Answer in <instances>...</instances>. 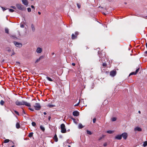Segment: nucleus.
Here are the masks:
<instances>
[{
    "mask_svg": "<svg viewBox=\"0 0 147 147\" xmlns=\"http://www.w3.org/2000/svg\"><path fill=\"white\" fill-rule=\"evenodd\" d=\"M42 51V49L40 47H38L36 50V52L38 53H40Z\"/></svg>",
    "mask_w": 147,
    "mask_h": 147,
    "instance_id": "nucleus-9",
    "label": "nucleus"
},
{
    "mask_svg": "<svg viewBox=\"0 0 147 147\" xmlns=\"http://www.w3.org/2000/svg\"><path fill=\"white\" fill-rule=\"evenodd\" d=\"M72 39L73 40L75 39L76 37H71Z\"/></svg>",
    "mask_w": 147,
    "mask_h": 147,
    "instance_id": "nucleus-53",
    "label": "nucleus"
},
{
    "mask_svg": "<svg viewBox=\"0 0 147 147\" xmlns=\"http://www.w3.org/2000/svg\"><path fill=\"white\" fill-rule=\"evenodd\" d=\"M14 147V145H13V146H12L11 147Z\"/></svg>",
    "mask_w": 147,
    "mask_h": 147,
    "instance_id": "nucleus-62",
    "label": "nucleus"
},
{
    "mask_svg": "<svg viewBox=\"0 0 147 147\" xmlns=\"http://www.w3.org/2000/svg\"><path fill=\"white\" fill-rule=\"evenodd\" d=\"M55 106V105H53L49 104L47 105V107H54Z\"/></svg>",
    "mask_w": 147,
    "mask_h": 147,
    "instance_id": "nucleus-24",
    "label": "nucleus"
},
{
    "mask_svg": "<svg viewBox=\"0 0 147 147\" xmlns=\"http://www.w3.org/2000/svg\"><path fill=\"white\" fill-rule=\"evenodd\" d=\"M125 4H127V3H126L125 2Z\"/></svg>",
    "mask_w": 147,
    "mask_h": 147,
    "instance_id": "nucleus-63",
    "label": "nucleus"
},
{
    "mask_svg": "<svg viewBox=\"0 0 147 147\" xmlns=\"http://www.w3.org/2000/svg\"><path fill=\"white\" fill-rule=\"evenodd\" d=\"M10 141V140L9 139H6L5 140H4V143H8V142H9Z\"/></svg>",
    "mask_w": 147,
    "mask_h": 147,
    "instance_id": "nucleus-26",
    "label": "nucleus"
},
{
    "mask_svg": "<svg viewBox=\"0 0 147 147\" xmlns=\"http://www.w3.org/2000/svg\"><path fill=\"white\" fill-rule=\"evenodd\" d=\"M44 58V56H40L38 59L36 60L35 63H36L40 61V59H41Z\"/></svg>",
    "mask_w": 147,
    "mask_h": 147,
    "instance_id": "nucleus-12",
    "label": "nucleus"
},
{
    "mask_svg": "<svg viewBox=\"0 0 147 147\" xmlns=\"http://www.w3.org/2000/svg\"><path fill=\"white\" fill-rule=\"evenodd\" d=\"M13 43L15 45L18 47H21L22 46V45L21 43L18 42H14Z\"/></svg>",
    "mask_w": 147,
    "mask_h": 147,
    "instance_id": "nucleus-5",
    "label": "nucleus"
},
{
    "mask_svg": "<svg viewBox=\"0 0 147 147\" xmlns=\"http://www.w3.org/2000/svg\"><path fill=\"white\" fill-rule=\"evenodd\" d=\"M40 129L41 130H42L43 131H44L45 130V128L42 125H40Z\"/></svg>",
    "mask_w": 147,
    "mask_h": 147,
    "instance_id": "nucleus-19",
    "label": "nucleus"
},
{
    "mask_svg": "<svg viewBox=\"0 0 147 147\" xmlns=\"http://www.w3.org/2000/svg\"><path fill=\"white\" fill-rule=\"evenodd\" d=\"M139 69H140V68H138V69H137L136 71H135V73L136 74H137L138 72L139 71Z\"/></svg>",
    "mask_w": 147,
    "mask_h": 147,
    "instance_id": "nucleus-35",
    "label": "nucleus"
},
{
    "mask_svg": "<svg viewBox=\"0 0 147 147\" xmlns=\"http://www.w3.org/2000/svg\"><path fill=\"white\" fill-rule=\"evenodd\" d=\"M46 78L47 80H48L49 81H50L52 82V81H53V80L51 78L48 77H47Z\"/></svg>",
    "mask_w": 147,
    "mask_h": 147,
    "instance_id": "nucleus-20",
    "label": "nucleus"
},
{
    "mask_svg": "<svg viewBox=\"0 0 147 147\" xmlns=\"http://www.w3.org/2000/svg\"><path fill=\"white\" fill-rule=\"evenodd\" d=\"M99 57L100 58H101V57L100 56H99Z\"/></svg>",
    "mask_w": 147,
    "mask_h": 147,
    "instance_id": "nucleus-64",
    "label": "nucleus"
},
{
    "mask_svg": "<svg viewBox=\"0 0 147 147\" xmlns=\"http://www.w3.org/2000/svg\"><path fill=\"white\" fill-rule=\"evenodd\" d=\"M16 127L17 128L19 129L20 128V125L18 123H17L16 124Z\"/></svg>",
    "mask_w": 147,
    "mask_h": 147,
    "instance_id": "nucleus-17",
    "label": "nucleus"
},
{
    "mask_svg": "<svg viewBox=\"0 0 147 147\" xmlns=\"http://www.w3.org/2000/svg\"><path fill=\"white\" fill-rule=\"evenodd\" d=\"M84 127V126H83L82 124L81 123H80L78 125V128L79 129H82V128Z\"/></svg>",
    "mask_w": 147,
    "mask_h": 147,
    "instance_id": "nucleus-18",
    "label": "nucleus"
},
{
    "mask_svg": "<svg viewBox=\"0 0 147 147\" xmlns=\"http://www.w3.org/2000/svg\"><path fill=\"white\" fill-rule=\"evenodd\" d=\"M15 103L16 105L18 106L25 105L27 107H31V105L30 103L24 100H22L21 101H20L18 100H17L16 101Z\"/></svg>",
    "mask_w": 147,
    "mask_h": 147,
    "instance_id": "nucleus-1",
    "label": "nucleus"
},
{
    "mask_svg": "<svg viewBox=\"0 0 147 147\" xmlns=\"http://www.w3.org/2000/svg\"><path fill=\"white\" fill-rule=\"evenodd\" d=\"M134 130L135 131H142V129L140 127H135Z\"/></svg>",
    "mask_w": 147,
    "mask_h": 147,
    "instance_id": "nucleus-13",
    "label": "nucleus"
},
{
    "mask_svg": "<svg viewBox=\"0 0 147 147\" xmlns=\"http://www.w3.org/2000/svg\"><path fill=\"white\" fill-rule=\"evenodd\" d=\"M43 114L45 115L47 114V113L45 112H44Z\"/></svg>",
    "mask_w": 147,
    "mask_h": 147,
    "instance_id": "nucleus-54",
    "label": "nucleus"
},
{
    "mask_svg": "<svg viewBox=\"0 0 147 147\" xmlns=\"http://www.w3.org/2000/svg\"><path fill=\"white\" fill-rule=\"evenodd\" d=\"M7 52L9 53L11 51V50L10 49H8L7 50Z\"/></svg>",
    "mask_w": 147,
    "mask_h": 147,
    "instance_id": "nucleus-46",
    "label": "nucleus"
},
{
    "mask_svg": "<svg viewBox=\"0 0 147 147\" xmlns=\"http://www.w3.org/2000/svg\"><path fill=\"white\" fill-rule=\"evenodd\" d=\"M107 133L108 134H111L113 133V131H111V130H109V131H107Z\"/></svg>",
    "mask_w": 147,
    "mask_h": 147,
    "instance_id": "nucleus-25",
    "label": "nucleus"
},
{
    "mask_svg": "<svg viewBox=\"0 0 147 147\" xmlns=\"http://www.w3.org/2000/svg\"><path fill=\"white\" fill-rule=\"evenodd\" d=\"M86 131H87V133L88 134L90 135H91L92 134V133L91 132V131H90L89 130H87Z\"/></svg>",
    "mask_w": 147,
    "mask_h": 147,
    "instance_id": "nucleus-22",
    "label": "nucleus"
},
{
    "mask_svg": "<svg viewBox=\"0 0 147 147\" xmlns=\"http://www.w3.org/2000/svg\"><path fill=\"white\" fill-rule=\"evenodd\" d=\"M22 112L24 114H26L25 112V111L24 110V109H23V110Z\"/></svg>",
    "mask_w": 147,
    "mask_h": 147,
    "instance_id": "nucleus-47",
    "label": "nucleus"
},
{
    "mask_svg": "<svg viewBox=\"0 0 147 147\" xmlns=\"http://www.w3.org/2000/svg\"><path fill=\"white\" fill-rule=\"evenodd\" d=\"M51 119V116H49L48 117V119L49 120H50V119Z\"/></svg>",
    "mask_w": 147,
    "mask_h": 147,
    "instance_id": "nucleus-51",
    "label": "nucleus"
},
{
    "mask_svg": "<svg viewBox=\"0 0 147 147\" xmlns=\"http://www.w3.org/2000/svg\"><path fill=\"white\" fill-rule=\"evenodd\" d=\"M72 65L74 66L75 65V63H72Z\"/></svg>",
    "mask_w": 147,
    "mask_h": 147,
    "instance_id": "nucleus-50",
    "label": "nucleus"
},
{
    "mask_svg": "<svg viewBox=\"0 0 147 147\" xmlns=\"http://www.w3.org/2000/svg\"><path fill=\"white\" fill-rule=\"evenodd\" d=\"M116 120V117H113V118H112V119H111V120L112 121H115Z\"/></svg>",
    "mask_w": 147,
    "mask_h": 147,
    "instance_id": "nucleus-29",
    "label": "nucleus"
},
{
    "mask_svg": "<svg viewBox=\"0 0 147 147\" xmlns=\"http://www.w3.org/2000/svg\"><path fill=\"white\" fill-rule=\"evenodd\" d=\"M71 37H76L75 35L74 34H72L71 35Z\"/></svg>",
    "mask_w": 147,
    "mask_h": 147,
    "instance_id": "nucleus-49",
    "label": "nucleus"
},
{
    "mask_svg": "<svg viewBox=\"0 0 147 147\" xmlns=\"http://www.w3.org/2000/svg\"><path fill=\"white\" fill-rule=\"evenodd\" d=\"M10 7L14 9H16V7H15V6H11Z\"/></svg>",
    "mask_w": 147,
    "mask_h": 147,
    "instance_id": "nucleus-40",
    "label": "nucleus"
},
{
    "mask_svg": "<svg viewBox=\"0 0 147 147\" xmlns=\"http://www.w3.org/2000/svg\"><path fill=\"white\" fill-rule=\"evenodd\" d=\"M31 28L33 32H34L35 30V28L33 24H32L31 25Z\"/></svg>",
    "mask_w": 147,
    "mask_h": 147,
    "instance_id": "nucleus-14",
    "label": "nucleus"
},
{
    "mask_svg": "<svg viewBox=\"0 0 147 147\" xmlns=\"http://www.w3.org/2000/svg\"><path fill=\"white\" fill-rule=\"evenodd\" d=\"M121 135L122 136V137L124 139L126 140L127 139V134L126 133H123L121 134Z\"/></svg>",
    "mask_w": 147,
    "mask_h": 147,
    "instance_id": "nucleus-6",
    "label": "nucleus"
},
{
    "mask_svg": "<svg viewBox=\"0 0 147 147\" xmlns=\"http://www.w3.org/2000/svg\"><path fill=\"white\" fill-rule=\"evenodd\" d=\"M136 73L135 72H132L131 73L129 76H130V75H136Z\"/></svg>",
    "mask_w": 147,
    "mask_h": 147,
    "instance_id": "nucleus-27",
    "label": "nucleus"
},
{
    "mask_svg": "<svg viewBox=\"0 0 147 147\" xmlns=\"http://www.w3.org/2000/svg\"><path fill=\"white\" fill-rule=\"evenodd\" d=\"M38 14L39 15L40 14H41V13L39 11L38 12Z\"/></svg>",
    "mask_w": 147,
    "mask_h": 147,
    "instance_id": "nucleus-57",
    "label": "nucleus"
},
{
    "mask_svg": "<svg viewBox=\"0 0 147 147\" xmlns=\"http://www.w3.org/2000/svg\"><path fill=\"white\" fill-rule=\"evenodd\" d=\"M54 53H52V55H54Z\"/></svg>",
    "mask_w": 147,
    "mask_h": 147,
    "instance_id": "nucleus-58",
    "label": "nucleus"
},
{
    "mask_svg": "<svg viewBox=\"0 0 147 147\" xmlns=\"http://www.w3.org/2000/svg\"><path fill=\"white\" fill-rule=\"evenodd\" d=\"M31 7L32 8H34V6L32 5L31 6Z\"/></svg>",
    "mask_w": 147,
    "mask_h": 147,
    "instance_id": "nucleus-52",
    "label": "nucleus"
},
{
    "mask_svg": "<svg viewBox=\"0 0 147 147\" xmlns=\"http://www.w3.org/2000/svg\"><path fill=\"white\" fill-rule=\"evenodd\" d=\"M22 2L24 5L27 6L28 4V2L27 0H22Z\"/></svg>",
    "mask_w": 147,
    "mask_h": 147,
    "instance_id": "nucleus-10",
    "label": "nucleus"
},
{
    "mask_svg": "<svg viewBox=\"0 0 147 147\" xmlns=\"http://www.w3.org/2000/svg\"><path fill=\"white\" fill-rule=\"evenodd\" d=\"M34 107L35 110H39L41 109V106L40 103H36L35 105L34 106Z\"/></svg>",
    "mask_w": 147,
    "mask_h": 147,
    "instance_id": "nucleus-4",
    "label": "nucleus"
},
{
    "mask_svg": "<svg viewBox=\"0 0 147 147\" xmlns=\"http://www.w3.org/2000/svg\"><path fill=\"white\" fill-rule=\"evenodd\" d=\"M16 6L18 9L21 10H24L25 9L24 7L20 4H16Z\"/></svg>",
    "mask_w": 147,
    "mask_h": 147,
    "instance_id": "nucleus-2",
    "label": "nucleus"
},
{
    "mask_svg": "<svg viewBox=\"0 0 147 147\" xmlns=\"http://www.w3.org/2000/svg\"><path fill=\"white\" fill-rule=\"evenodd\" d=\"M33 132H31L28 135V137L30 138H31L33 136Z\"/></svg>",
    "mask_w": 147,
    "mask_h": 147,
    "instance_id": "nucleus-21",
    "label": "nucleus"
},
{
    "mask_svg": "<svg viewBox=\"0 0 147 147\" xmlns=\"http://www.w3.org/2000/svg\"><path fill=\"white\" fill-rule=\"evenodd\" d=\"M29 109L31 111H34V109L31 108H29Z\"/></svg>",
    "mask_w": 147,
    "mask_h": 147,
    "instance_id": "nucleus-43",
    "label": "nucleus"
},
{
    "mask_svg": "<svg viewBox=\"0 0 147 147\" xmlns=\"http://www.w3.org/2000/svg\"><path fill=\"white\" fill-rule=\"evenodd\" d=\"M107 145V143H105L104 144L103 146H106Z\"/></svg>",
    "mask_w": 147,
    "mask_h": 147,
    "instance_id": "nucleus-44",
    "label": "nucleus"
},
{
    "mask_svg": "<svg viewBox=\"0 0 147 147\" xmlns=\"http://www.w3.org/2000/svg\"><path fill=\"white\" fill-rule=\"evenodd\" d=\"M86 47V49H87L88 48L87 47Z\"/></svg>",
    "mask_w": 147,
    "mask_h": 147,
    "instance_id": "nucleus-61",
    "label": "nucleus"
},
{
    "mask_svg": "<svg viewBox=\"0 0 147 147\" xmlns=\"http://www.w3.org/2000/svg\"><path fill=\"white\" fill-rule=\"evenodd\" d=\"M104 137V135H102V136L101 137H100V138H99V139H98L99 140H101L102 138H103Z\"/></svg>",
    "mask_w": 147,
    "mask_h": 147,
    "instance_id": "nucleus-39",
    "label": "nucleus"
},
{
    "mask_svg": "<svg viewBox=\"0 0 147 147\" xmlns=\"http://www.w3.org/2000/svg\"><path fill=\"white\" fill-rule=\"evenodd\" d=\"M32 124L33 126H35L36 125V123L34 122H32Z\"/></svg>",
    "mask_w": 147,
    "mask_h": 147,
    "instance_id": "nucleus-30",
    "label": "nucleus"
},
{
    "mask_svg": "<svg viewBox=\"0 0 147 147\" xmlns=\"http://www.w3.org/2000/svg\"><path fill=\"white\" fill-rule=\"evenodd\" d=\"M5 32L7 34H9V30L7 28H5Z\"/></svg>",
    "mask_w": 147,
    "mask_h": 147,
    "instance_id": "nucleus-15",
    "label": "nucleus"
},
{
    "mask_svg": "<svg viewBox=\"0 0 147 147\" xmlns=\"http://www.w3.org/2000/svg\"><path fill=\"white\" fill-rule=\"evenodd\" d=\"M78 34H79V32H76L75 33V35L76 37L78 35Z\"/></svg>",
    "mask_w": 147,
    "mask_h": 147,
    "instance_id": "nucleus-31",
    "label": "nucleus"
},
{
    "mask_svg": "<svg viewBox=\"0 0 147 147\" xmlns=\"http://www.w3.org/2000/svg\"><path fill=\"white\" fill-rule=\"evenodd\" d=\"M116 74V71H112L110 72V75L113 77L115 76Z\"/></svg>",
    "mask_w": 147,
    "mask_h": 147,
    "instance_id": "nucleus-7",
    "label": "nucleus"
},
{
    "mask_svg": "<svg viewBox=\"0 0 147 147\" xmlns=\"http://www.w3.org/2000/svg\"><path fill=\"white\" fill-rule=\"evenodd\" d=\"M54 139L56 142H57L58 140V138L56 134H55L54 136Z\"/></svg>",
    "mask_w": 147,
    "mask_h": 147,
    "instance_id": "nucleus-16",
    "label": "nucleus"
},
{
    "mask_svg": "<svg viewBox=\"0 0 147 147\" xmlns=\"http://www.w3.org/2000/svg\"><path fill=\"white\" fill-rule=\"evenodd\" d=\"M4 103V101L3 100H1L0 101V104L1 105H3Z\"/></svg>",
    "mask_w": 147,
    "mask_h": 147,
    "instance_id": "nucleus-28",
    "label": "nucleus"
},
{
    "mask_svg": "<svg viewBox=\"0 0 147 147\" xmlns=\"http://www.w3.org/2000/svg\"><path fill=\"white\" fill-rule=\"evenodd\" d=\"M27 10L28 12H30L31 11V9L30 8H27Z\"/></svg>",
    "mask_w": 147,
    "mask_h": 147,
    "instance_id": "nucleus-37",
    "label": "nucleus"
},
{
    "mask_svg": "<svg viewBox=\"0 0 147 147\" xmlns=\"http://www.w3.org/2000/svg\"><path fill=\"white\" fill-rule=\"evenodd\" d=\"M138 113H140H140H141V112H140V111H138Z\"/></svg>",
    "mask_w": 147,
    "mask_h": 147,
    "instance_id": "nucleus-59",
    "label": "nucleus"
},
{
    "mask_svg": "<svg viewBox=\"0 0 147 147\" xmlns=\"http://www.w3.org/2000/svg\"><path fill=\"white\" fill-rule=\"evenodd\" d=\"M80 102V101H79V102H78L77 104H76V105H75V106H77L78 105H79V104Z\"/></svg>",
    "mask_w": 147,
    "mask_h": 147,
    "instance_id": "nucleus-45",
    "label": "nucleus"
},
{
    "mask_svg": "<svg viewBox=\"0 0 147 147\" xmlns=\"http://www.w3.org/2000/svg\"><path fill=\"white\" fill-rule=\"evenodd\" d=\"M96 121V119L95 118H94L93 119V123H95Z\"/></svg>",
    "mask_w": 147,
    "mask_h": 147,
    "instance_id": "nucleus-41",
    "label": "nucleus"
},
{
    "mask_svg": "<svg viewBox=\"0 0 147 147\" xmlns=\"http://www.w3.org/2000/svg\"><path fill=\"white\" fill-rule=\"evenodd\" d=\"M145 53L147 55V51H146L145 52Z\"/></svg>",
    "mask_w": 147,
    "mask_h": 147,
    "instance_id": "nucleus-56",
    "label": "nucleus"
},
{
    "mask_svg": "<svg viewBox=\"0 0 147 147\" xmlns=\"http://www.w3.org/2000/svg\"><path fill=\"white\" fill-rule=\"evenodd\" d=\"M71 119H72L73 120V121H75V119L73 118H72Z\"/></svg>",
    "mask_w": 147,
    "mask_h": 147,
    "instance_id": "nucleus-55",
    "label": "nucleus"
},
{
    "mask_svg": "<svg viewBox=\"0 0 147 147\" xmlns=\"http://www.w3.org/2000/svg\"><path fill=\"white\" fill-rule=\"evenodd\" d=\"M20 27L21 28H23L24 27V25L23 24H21L20 26Z\"/></svg>",
    "mask_w": 147,
    "mask_h": 147,
    "instance_id": "nucleus-42",
    "label": "nucleus"
},
{
    "mask_svg": "<svg viewBox=\"0 0 147 147\" xmlns=\"http://www.w3.org/2000/svg\"><path fill=\"white\" fill-rule=\"evenodd\" d=\"M73 115L74 116H77L79 115V113L78 111H75L73 112Z\"/></svg>",
    "mask_w": 147,
    "mask_h": 147,
    "instance_id": "nucleus-8",
    "label": "nucleus"
},
{
    "mask_svg": "<svg viewBox=\"0 0 147 147\" xmlns=\"http://www.w3.org/2000/svg\"><path fill=\"white\" fill-rule=\"evenodd\" d=\"M1 8L3 10V11H5V10H6L7 9V8H4V7H1Z\"/></svg>",
    "mask_w": 147,
    "mask_h": 147,
    "instance_id": "nucleus-34",
    "label": "nucleus"
},
{
    "mask_svg": "<svg viewBox=\"0 0 147 147\" xmlns=\"http://www.w3.org/2000/svg\"><path fill=\"white\" fill-rule=\"evenodd\" d=\"M143 146L144 147H145L147 145V142L145 141L144 142L143 144Z\"/></svg>",
    "mask_w": 147,
    "mask_h": 147,
    "instance_id": "nucleus-23",
    "label": "nucleus"
},
{
    "mask_svg": "<svg viewBox=\"0 0 147 147\" xmlns=\"http://www.w3.org/2000/svg\"><path fill=\"white\" fill-rule=\"evenodd\" d=\"M68 147H71V146H70L68 145Z\"/></svg>",
    "mask_w": 147,
    "mask_h": 147,
    "instance_id": "nucleus-60",
    "label": "nucleus"
},
{
    "mask_svg": "<svg viewBox=\"0 0 147 147\" xmlns=\"http://www.w3.org/2000/svg\"><path fill=\"white\" fill-rule=\"evenodd\" d=\"M15 54V53L13 51V52H12V54L11 55V56H12L13 55Z\"/></svg>",
    "mask_w": 147,
    "mask_h": 147,
    "instance_id": "nucleus-48",
    "label": "nucleus"
},
{
    "mask_svg": "<svg viewBox=\"0 0 147 147\" xmlns=\"http://www.w3.org/2000/svg\"><path fill=\"white\" fill-rule=\"evenodd\" d=\"M9 11L10 12H13L14 11V10H13V9H9Z\"/></svg>",
    "mask_w": 147,
    "mask_h": 147,
    "instance_id": "nucleus-33",
    "label": "nucleus"
},
{
    "mask_svg": "<svg viewBox=\"0 0 147 147\" xmlns=\"http://www.w3.org/2000/svg\"><path fill=\"white\" fill-rule=\"evenodd\" d=\"M115 139L120 140L122 138V136L121 135H117L115 137Z\"/></svg>",
    "mask_w": 147,
    "mask_h": 147,
    "instance_id": "nucleus-11",
    "label": "nucleus"
},
{
    "mask_svg": "<svg viewBox=\"0 0 147 147\" xmlns=\"http://www.w3.org/2000/svg\"><path fill=\"white\" fill-rule=\"evenodd\" d=\"M107 65L106 63H104L102 64V66L103 67H106L107 66Z\"/></svg>",
    "mask_w": 147,
    "mask_h": 147,
    "instance_id": "nucleus-36",
    "label": "nucleus"
},
{
    "mask_svg": "<svg viewBox=\"0 0 147 147\" xmlns=\"http://www.w3.org/2000/svg\"><path fill=\"white\" fill-rule=\"evenodd\" d=\"M61 132L62 133H64L66 132V130L65 128V126L64 124H62L61 125Z\"/></svg>",
    "mask_w": 147,
    "mask_h": 147,
    "instance_id": "nucleus-3",
    "label": "nucleus"
},
{
    "mask_svg": "<svg viewBox=\"0 0 147 147\" xmlns=\"http://www.w3.org/2000/svg\"><path fill=\"white\" fill-rule=\"evenodd\" d=\"M77 6L79 9H80L81 7V5L78 3L77 4Z\"/></svg>",
    "mask_w": 147,
    "mask_h": 147,
    "instance_id": "nucleus-32",
    "label": "nucleus"
},
{
    "mask_svg": "<svg viewBox=\"0 0 147 147\" xmlns=\"http://www.w3.org/2000/svg\"><path fill=\"white\" fill-rule=\"evenodd\" d=\"M14 112L17 115H19V113L16 110H15Z\"/></svg>",
    "mask_w": 147,
    "mask_h": 147,
    "instance_id": "nucleus-38",
    "label": "nucleus"
}]
</instances>
